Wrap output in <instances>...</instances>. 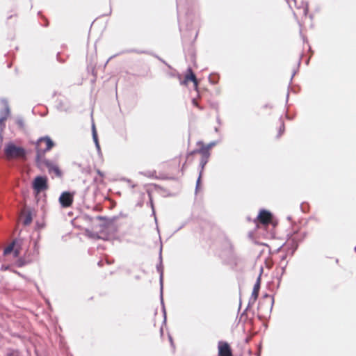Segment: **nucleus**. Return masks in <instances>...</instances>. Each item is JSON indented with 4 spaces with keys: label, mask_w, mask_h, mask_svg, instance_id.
<instances>
[{
    "label": "nucleus",
    "mask_w": 356,
    "mask_h": 356,
    "mask_svg": "<svg viewBox=\"0 0 356 356\" xmlns=\"http://www.w3.org/2000/svg\"><path fill=\"white\" fill-rule=\"evenodd\" d=\"M149 204H151V207L152 209V214L155 216V211H154V205H153V202H152V200L151 197H150Z\"/></svg>",
    "instance_id": "c85d7f7f"
},
{
    "label": "nucleus",
    "mask_w": 356,
    "mask_h": 356,
    "mask_svg": "<svg viewBox=\"0 0 356 356\" xmlns=\"http://www.w3.org/2000/svg\"><path fill=\"white\" fill-rule=\"evenodd\" d=\"M295 3V6L298 9L302 8L303 15L306 16L309 11V5L308 3H305L304 1H301L300 5L298 6L296 3V0H293Z\"/></svg>",
    "instance_id": "ddd939ff"
},
{
    "label": "nucleus",
    "mask_w": 356,
    "mask_h": 356,
    "mask_svg": "<svg viewBox=\"0 0 356 356\" xmlns=\"http://www.w3.org/2000/svg\"><path fill=\"white\" fill-rule=\"evenodd\" d=\"M286 254H284L281 257V261H280V265H282L284 263V261L286 260Z\"/></svg>",
    "instance_id": "c756f323"
},
{
    "label": "nucleus",
    "mask_w": 356,
    "mask_h": 356,
    "mask_svg": "<svg viewBox=\"0 0 356 356\" xmlns=\"http://www.w3.org/2000/svg\"><path fill=\"white\" fill-rule=\"evenodd\" d=\"M187 72H188V73L186 75L184 80L181 82V84H186L188 81H191L193 83L194 86L196 89L197 88L198 82H197V79L196 78L195 74L193 73V72L191 67H189L187 70Z\"/></svg>",
    "instance_id": "9d476101"
},
{
    "label": "nucleus",
    "mask_w": 356,
    "mask_h": 356,
    "mask_svg": "<svg viewBox=\"0 0 356 356\" xmlns=\"http://www.w3.org/2000/svg\"><path fill=\"white\" fill-rule=\"evenodd\" d=\"M127 52H128V53L135 52V53H137L139 54H150V55L154 56L155 58H156L158 60H159V58H160L158 55H156L154 53H152V52H149V51H145V50L129 49V50H127Z\"/></svg>",
    "instance_id": "f3484780"
},
{
    "label": "nucleus",
    "mask_w": 356,
    "mask_h": 356,
    "mask_svg": "<svg viewBox=\"0 0 356 356\" xmlns=\"http://www.w3.org/2000/svg\"><path fill=\"white\" fill-rule=\"evenodd\" d=\"M286 266H287V262H286V263L282 264V265H280V266H281V275H280V277L278 278L279 282H280V280H281L282 276V275L284 274V273H285V270H286Z\"/></svg>",
    "instance_id": "a878e982"
},
{
    "label": "nucleus",
    "mask_w": 356,
    "mask_h": 356,
    "mask_svg": "<svg viewBox=\"0 0 356 356\" xmlns=\"http://www.w3.org/2000/svg\"><path fill=\"white\" fill-rule=\"evenodd\" d=\"M255 302H253V300H252V296L250 297V300H249V302H248V306L245 309V310L243 312V313L241 314V316H244L246 314V312L249 309V308Z\"/></svg>",
    "instance_id": "4be33fe9"
},
{
    "label": "nucleus",
    "mask_w": 356,
    "mask_h": 356,
    "mask_svg": "<svg viewBox=\"0 0 356 356\" xmlns=\"http://www.w3.org/2000/svg\"><path fill=\"white\" fill-rule=\"evenodd\" d=\"M54 145V142L49 136H45L39 138L35 142L36 155L35 161L39 168L46 167L49 174L54 173L57 177L60 178L63 176V172L58 165L44 157L45 154Z\"/></svg>",
    "instance_id": "f257e3e1"
},
{
    "label": "nucleus",
    "mask_w": 356,
    "mask_h": 356,
    "mask_svg": "<svg viewBox=\"0 0 356 356\" xmlns=\"http://www.w3.org/2000/svg\"><path fill=\"white\" fill-rule=\"evenodd\" d=\"M73 194L70 191H64L59 197V203L63 208L71 207L73 203Z\"/></svg>",
    "instance_id": "423d86ee"
},
{
    "label": "nucleus",
    "mask_w": 356,
    "mask_h": 356,
    "mask_svg": "<svg viewBox=\"0 0 356 356\" xmlns=\"http://www.w3.org/2000/svg\"><path fill=\"white\" fill-rule=\"evenodd\" d=\"M215 131H216V132H218V128L216 127V128H215Z\"/></svg>",
    "instance_id": "49530a36"
},
{
    "label": "nucleus",
    "mask_w": 356,
    "mask_h": 356,
    "mask_svg": "<svg viewBox=\"0 0 356 356\" xmlns=\"http://www.w3.org/2000/svg\"><path fill=\"white\" fill-rule=\"evenodd\" d=\"M96 220H99V222L97 225H94L95 229L100 235L97 237L103 238L104 235L107 234L109 230L113 227V219H110L105 216H97Z\"/></svg>",
    "instance_id": "7ed1b4c3"
},
{
    "label": "nucleus",
    "mask_w": 356,
    "mask_h": 356,
    "mask_svg": "<svg viewBox=\"0 0 356 356\" xmlns=\"http://www.w3.org/2000/svg\"><path fill=\"white\" fill-rule=\"evenodd\" d=\"M300 58H299V60H298V65L299 66V65H300Z\"/></svg>",
    "instance_id": "37998d69"
},
{
    "label": "nucleus",
    "mask_w": 356,
    "mask_h": 356,
    "mask_svg": "<svg viewBox=\"0 0 356 356\" xmlns=\"http://www.w3.org/2000/svg\"><path fill=\"white\" fill-rule=\"evenodd\" d=\"M13 15H10V16H8V18H7V19H11V18L13 17Z\"/></svg>",
    "instance_id": "a19ab883"
},
{
    "label": "nucleus",
    "mask_w": 356,
    "mask_h": 356,
    "mask_svg": "<svg viewBox=\"0 0 356 356\" xmlns=\"http://www.w3.org/2000/svg\"><path fill=\"white\" fill-rule=\"evenodd\" d=\"M46 147V143H42V147L44 148Z\"/></svg>",
    "instance_id": "ea45409f"
},
{
    "label": "nucleus",
    "mask_w": 356,
    "mask_h": 356,
    "mask_svg": "<svg viewBox=\"0 0 356 356\" xmlns=\"http://www.w3.org/2000/svg\"><path fill=\"white\" fill-rule=\"evenodd\" d=\"M296 74V71L295 70V71H293V74L291 75V81H292V79H293V76H295Z\"/></svg>",
    "instance_id": "72a5a7b5"
},
{
    "label": "nucleus",
    "mask_w": 356,
    "mask_h": 356,
    "mask_svg": "<svg viewBox=\"0 0 356 356\" xmlns=\"http://www.w3.org/2000/svg\"><path fill=\"white\" fill-rule=\"evenodd\" d=\"M4 152L8 159H17L22 160H26V150L22 147L17 146L13 142H9L6 145Z\"/></svg>",
    "instance_id": "f03ea898"
},
{
    "label": "nucleus",
    "mask_w": 356,
    "mask_h": 356,
    "mask_svg": "<svg viewBox=\"0 0 356 356\" xmlns=\"http://www.w3.org/2000/svg\"><path fill=\"white\" fill-rule=\"evenodd\" d=\"M280 121H281V125H280V129H279L277 138H280L281 136V135L284 133V129H285L284 122L282 121L281 118H280Z\"/></svg>",
    "instance_id": "5701e85b"
},
{
    "label": "nucleus",
    "mask_w": 356,
    "mask_h": 356,
    "mask_svg": "<svg viewBox=\"0 0 356 356\" xmlns=\"http://www.w3.org/2000/svg\"><path fill=\"white\" fill-rule=\"evenodd\" d=\"M193 104L194 106H197L200 109H202V108L197 104V103L195 99H193Z\"/></svg>",
    "instance_id": "2f4dec72"
},
{
    "label": "nucleus",
    "mask_w": 356,
    "mask_h": 356,
    "mask_svg": "<svg viewBox=\"0 0 356 356\" xmlns=\"http://www.w3.org/2000/svg\"><path fill=\"white\" fill-rule=\"evenodd\" d=\"M107 264H111V262H110L109 261H107Z\"/></svg>",
    "instance_id": "09e8293b"
},
{
    "label": "nucleus",
    "mask_w": 356,
    "mask_h": 356,
    "mask_svg": "<svg viewBox=\"0 0 356 356\" xmlns=\"http://www.w3.org/2000/svg\"><path fill=\"white\" fill-rule=\"evenodd\" d=\"M219 356H232L231 348L228 343L220 341L218 343Z\"/></svg>",
    "instance_id": "6e6552de"
},
{
    "label": "nucleus",
    "mask_w": 356,
    "mask_h": 356,
    "mask_svg": "<svg viewBox=\"0 0 356 356\" xmlns=\"http://www.w3.org/2000/svg\"><path fill=\"white\" fill-rule=\"evenodd\" d=\"M44 26H48V22H47L44 24Z\"/></svg>",
    "instance_id": "de8ad7c7"
},
{
    "label": "nucleus",
    "mask_w": 356,
    "mask_h": 356,
    "mask_svg": "<svg viewBox=\"0 0 356 356\" xmlns=\"http://www.w3.org/2000/svg\"><path fill=\"white\" fill-rule=\"evenodd\" d=\"M97 173L102 177H103L104 175L103 173L99 170H97Z\"/></svg>",
    "instance_id": "f704fd0d"
},
{
    "label": "nucleus",
    "mask_w": 356,
    "mask_h": 356,
    "mask_svg": "<svg viewBox=\"0 0 356 356\" xmlns=\"http://www.w3.org/2000/svg\"><path fill=\"white\" fill-rule=\"evenodd\" d=\"M241 301H240V303H239V307H238V310H240V309H241Z\"/></svg>",
    "instance_id": "79ce46f5"
},
{
    "label": "nucleus",
    "mask_w": 356,
    "mask_h": 356,
    "mask_svg": "<svg viewBox=\"0 0 356 356\" xmlns=\"http://www.w3.org/2000/svg\"><path fill=\"white\" fill-rule=\"evenodd\" d=\"M16 124L20 127V128H23L24 126V120L22 117H17L16 118Z\"/></svg>",
    "instance_id": "393cba45"
},
{
    "label": "nucleus",
    "mask_w": 356,
    "mask_h": 356,
    "mask_svg": "<svg viewBox=\"0 0 356 356\" xmlns=\"http://www.w3.org/2000/svg\"><path fill=\"white\" fill-rule=\"evenodd\" d=\"M202 170H200V172H199V177L197 179V182H196V186H195V191H197L200 187V181H201V177H202Z\"/></svg>",
    "instance_id": "bb28decb"
},
{
    "label": "nucleus",
    "mask_w": 356,
    "mask_h": 356,
    "mask_svg": "<svg viewBox=\"0 0 356 356\" xmlns=\"http://www.w3.org/2000/svg\"><path fill=\"white\" fill-rule=\"evenodd\" d=\"M32 221V213L31 211H27L25 213V218L24 220V225H29Z\"/></svg>",
    "instance_id": "6ab92c4d"
},
{
    "label": "nucleus",
    "mask_w": 356,
    "mask_h": 356,
    "mask_svg": "<svg viewBox=\"0 0 356 356\" xmlns=\"http://www.w3.org/2000/svg\"><path fill=\"white\" fill-rule=\"evenodd\" d=\"M29 262L27 261H26L23 258H19L17 261H16V266L17 267H23L24 266L26 265Z\"/></svg>",
    "instance_id": "412c9836"
},
{
    "label": "nucleus",
    "mask_w": 356,
    "mask_h": 356,
    "mask_svg": "<svg viewBox=\"0 0 356 356\" xmlns=\"http://www.w3.org/2000/svg\"><path fill=\"white\" fill-rule=\"evenodd\" d=\"M306 235H307L306 232H303L302 234L301 237H300L299 235H297V236H294L292 238V245H292V251H291V254H293L295 251L298 249L299 243H300V242H302L303 241V239L305 238Z\"/></svg>",
    "instance_id": "9b49d317"
},
{
    "label": "nucleus",
    "mask_w": 356,
    "mask_h": 356,
    "mask_svg": "<svg viewBox=\"0 0 356 356\" xmlns=\"http://www.w3.org/2000/svg\"><path fill=\"white\" fill-rule=\"evenodd\" d=\"M168 337H169V341H170L171 346L173 348V349H175V346H174L172 337L170 335H169Z\"/></svg>",
    "instance_id": "7c9ffc66"
},
{
    "label": "nucleus",
    "mask_w": 356,
    "mask_h": 356,
    "mask_svg": "<svg viewBox=\"0 0 356 356\" xmlns=\"http://www.w3.org/2000/svg\"><path fill=\"white\" fill-rule=\"evenodd\" d=\"M17 275H19V276L21 277H24L21 273H18V272H15Z\"/></svg>",
    "instance_id": "58836bf2"
},
{
    "label": "nucleus",
    "mask_w": 356,
    "mask_h": 356,
    "mask_svg": "<svg viewBox=\"0 0 356 356\" xmlns=\"http://www.w3.org/2000/svg\"><path fill=\"white\" fill-rule=\"evenodd\" d=\"M216 145V142L212 141L210 143H209L207 145L204 146L203 145L200 149L193 151L190 153V154H192L195 152H199L201 154H207L210 156L209 149L215 146Z\"/></svg>",
    "instance_id": "f8f14e48"
},
{
    "label": "nucleus",
    "mask_w": 356,
    "mask_h": 356,
    "mask_svg": "<svg viewBox=\"0 0 356 356\" xmlns=\"http://www.w3.org/2000/svg\"><path fill=\"white\" fill-rule=\"evenodd\" d=\"M33 189L40 193L48 188V179L46 176H37L33 181Z\"/></svg>",
    "instance_id": "39448f33"
},
{
    "label": "nucleus",
    "mask_w": 356,
    "mask_h": 356,
    "mask_svg": "<svg viewBox=\"0 0 356 356\" xmlns=\"http://www.w3.org/2000/svg\"><path fill=\"white\" fill-rule=\"evenodd\" d=\"M289 95V94L288 92L287 95H286V102L288 101Z\"/></svg>",
    "instance_id": "c03bdc74"
},
{
    "label": "nucleus",
    "mask_w": 356,
    "mask_h": 356,
    "mask_svg": "<svg viewBox=\"0 0 356 356\" xmlns=\"http://www.w3.org/2000/svg\"><path fill=\"white\" fill-rule=\"evenodd\" d=\"M159 262L156 265V270L159 273V282H160V300L162 305V312L163 314V323L166 321V311L163 302V266L162 263V245L160 247L159 250Z\"/></svg>",
    "instance_id": "20e7f679"
},
{
    "label": "nucleus",
    "mask_w": 356,
    "mask_h": 356,
    "mask_svg": "<svg viewBox=\"0 0 356 356\" xmlns=\"http://www.w3.org/2000/svg\"><path fill=\"white\" fill-rule=\"evenodd\" d=\"M13 257H18L20 254V250L19 248H15L13 250Z\"/></svg>",
    "instance_id": "cd10ccee"
},
{
    "label": "nucleus",
    "mask_w": 356,
    "mask_h": 356,
    "mask_svg": "<svg viewBox=\"0 0 356 356\" xmlns=\"http://www.w3.org/2000/svg\"><path fill=\"white\" fill-rule=\"evenodd\" d=\"M127 52H128V53L135 52V53H137L139 54H150V55L154 56L155 58H156L158 60H159V58H160L158 55H156L154 53H152V52H149V51H145V50L129 49V50H127Z\"/></svg>",
    "instance_id": "dca6fc26"
},
{
    "label": "nucleus",
    "mask_w": 356,
    "mask_h": 356,
    "mask_svg": "<svg viewBox=\"0 0 356 356\" xmlns=\"http://www.w3.org/2000/svg\"><path fill=\"white\" fill-rule=\"evenodd\" d=\"M264 298H268L269 300H270V311L272 310L273 309V303H274V298L270 296V295H268V294H265L264 296Z\"/></svg>",
    "instance_id": "b1692460"
},
{
    "label": "nucleus",
    "mask_w": 356,
    "mask_h": 356,
    "mask_svg": "<svg viewBox=\"0 0 356 356\" xmlns=\"http://www.w3.org/2000/svg\"><path fill=\"white\" fill-rule=\"evenodd\" d=\"M159 60L162 62L163 63H164L165 65H166L169 68L171 67V66L170 65H168L163 59H162L161 58H159Z\"/></svg>",
    "instance_id": "473e14b6"
},
{
    "label": "nucleus",
    "mask_w": 356,
    "mask_h": 356,
    "mask_svg": "<svg viewBox=\"0 0 356 356\" xmlns=\"http://www.w3.org/2000/svg\"><path fill=\"white\" fill-rule=\"evenodd\" d=\"M263 273V268L261 267L260 268V273L257 279V281L254 285V287H253V290H252V300H253V302H256L258 296H259V289H260V285H261V274Z\"/></svg>",
    "instance_id": "1a4fd4ad"
},
{
    "label": "nucleus",
    "mask_w": 356,
    "mask_h": 356,
    "mask_svg": "<svg viewBox=\"0 0 356 356\" xmlns=\"http://www.w3.org/2000/svg\"><path fill=\"white\" fill-rule=\"evenodd\" d=\"M17 243V240L13 241L11 243H10L4 250H3V254L8 255L13 252V250L14 248L15 247L16 244Z\"/></svg>",
    "instance_id": "2eb2a0df"
},
{
    "label": "nucleus",
    "mask_w": 356,
    "mask_h": 356,
    "mask_svg": "<svg viewBox=\"0 0 356 356\" xmlns=\"http://www.w3.org/2000/svg\"><path fill=\"white\" fill-rule=\"evenodd\" d=\"M178 21L179 23H181V19H180V17H179V13H178Z\"/></svg>",
    "instance_id": "4c0bfd02"
},
{
    "label": "nucleus",
    "mask_w": 356,
    "mask_h": 356,
    "mask_svg": "<svg viewBox=\"0 0 356 356\" xmlns=\"http://www.w3.org/2000/svg\"><path fill=\"white\" fill-rule=\"evenodd\" d=\"M209 156H210L207 155V154H202V156H201V159L200 161V170H202V172H203L204 166L209 161Z\"/></svg>",
    "instance_id": "4468645a"
},
{
    "label": "nucleus",
    "mask_w": 356,
    "mask_h": 356,
    "mask_svg": "<svg viewBox=\"0 0 356 356\" xmlns=\"http://www.w3.org/2000/svg\"><path fill=\"white\" fill-rule=\"evenodd\" d=\"M354 250H355V251L356 252V246L355 247Z\"/></svg>",
    "instance_id": "8fccbe9b"
},
{
    "label": "nucleus",
    "mask_w": 356,
    "mask_h": 356,
    "mask_svg": "<svg viewBox=\"0 0 356 356\" xmlns=\"http://www.w3.org/2000/svg\"><path fill=\"white\" fill-rule=\"evenodd\" d=\"M291 216H288V217H287V220H291Z\"/></svg>",
    "instance_id": "a18cd8bd"
},
{
    "label": "nucleus",
    "mask_w": 356,
    "mask_h": 356,
    "mask_svg": "<svg viewBox=\"0 0 356 356\" xmlns=\"http://www.w3.org/2000/svg\"><path fill=\"white\" fill-rule=\"evenodd\" d=\"M98 265H99V266H102V261H99L98 262Z\"/></svg>",
    "instance_id": "e433bc0d"
},
{
    "label": "nucleus",
    "mask_w": 356,
    "mask_h": 356,
    "mask_svg": "<svg viewBox=\"0 0 356 356\" xmlns=\"http://www.w3.org/2000/svg\"><path fill=\"white\" fill-rule=\"evenodd\" d=\"M219 77L216 74H211L209 77V81L211 84H216L218 82Z\"/></svg>",
    "instance_id": "aec40b11"
},
{
    "label": "nucleus",
    "mask_w": 356,
    "mask_h": 356,
    "mask_svg": "<svg viewBox=\"0 0 356 356\" xmlns=\"http://www.w3.org/2000/svg\"><path fill=\"white\" fill-rule=\"evenodd\" d=\"M217 122H218L219 124H220V123H221L220 120V118H219L218 117L217 118Z\"/></svg>",
    "instance_id": "c9c22d12"
},
{
    "label": "nucleus",
    "mask_w": 356,
    "mask_h": 356,
    "mask_svg": "<svg viewBox=\"0 0 356 356\" xmlns=\"http://www.w3.org/2000/svg\"><path fill=\"white\" fill-rule=\"evenodd\" d=\"M92 139L94 140V143L95 144V146H96L97 149L98 150H99L100 149V146H99V141H98L97 134V131H96V129H95V124H92Z\"/></svg>",
    "instance_id": "a211bd4d"
},
{
    "label": "nucleus",
    "mask_w": 356,
    "mask_h": 356,
    "mask_svg": "<svg viewBox=\"0 0 356 356\" xmlns=\"http://www.w3.org/2000/svg\"><path fill=\"white\" fill-rule=\"evenodd\" d=\"M257 218L260 223L268 225L272 220L273 215L270 211L266 209H261Z\"/></svg>",
    "instance_id": "0eeeda50"
}]
</instances>
